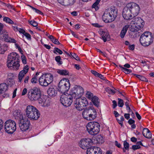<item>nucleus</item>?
<instances>
[{
    "label": "nucleus",
    "instance_id": "nucleus-1",
    "mask_svg": "<svg viewBox=\"0 0 154 154\" xmlns=\"http://www.w3.org/2000/svg\"><path fill=\"white\" fill-rule=\"evenodd\" d=\"M20 56L15 52L9 54L7 60V66L10 69L17 70L19 68Z\"/></svg>",
    "mask_w": 154,
    "mask_h": 154
},
{
    "label": "nucleus",
    "instance_id": "nucleus-2",
    "mask_svg": "<svg viewBox=\"0 0 154 154\" xmlns=\"http://www.w3.org/2000/svg\"><path fill=\"white\" fill-rule=\"evenodd\" d=\"M25 115L28 119L32 120H37L40 116L39 111L32 105L28 106L25 110Z\"/></svg>",
    "mask_w": 154,
    "mask_h": 154
},
{
    "label": "nucleus",
    "instance_id": "nucleus-3",
    "mask_svg": "<svg viewBox=\"0 0 154 154\" xmlns=\"http://www.w3.org/2000/svg\"><path fill=\"white\" fill-rule=\"evenodd\" d=\"M41 95L40 88L34 87L28 90L27 97L31 101H36L41 97Z\"/></svg>",
    "mask_w": 154,
    "mask_h": 154
},
{
    "label": "nucleus",
    "instance_id": "nucleus-4",
    "mask_svg": "<svg viewBox=\"0 0 154 154\" xmlns=\"http://www.w3.org/2000/svg\"><path fill=\"white\" fill-rule=\"evenodd\" d=\"M152 41V34L149 32H144L141 35L140 39V43L144 46H149Z\"/></svg>",
    "mask_w": 154,
    "mask_h": 154
},
{
    "label": "nucleus",
    "instance_id": "nucleus-5",
    "mask_svg": "<svg viewBox=\"0 0 154 154\" xmlns=\"http://www.w3.org/2000/svg\"><path fill=\"white\" fill-rule=\"evenodd\" d=\"M87 130L91 134H97L100 131V125L99 123L96 122H91L86 125Z\"/></svg>",
    "mask_w": 154,
    "mask_h": 154
},
{
    "label": "nucleus",
    "instance_id": "nucleus-6",
    "mask_svg": "<svg viewBox=\"0 0 154 154\" xmlns=\"http://www.w3.org/2000/svg\"><path fill=\"white\" fill-rule=\"evenodd\" d=\"M74 100V106L79 110H82L84 109L88 105V101L85 97H79Z\"/></svg>",
    "mask_w": 154,
    "mask_h": 154
},
{
    "label": "nucleus",
    "instance_id": "nucleus-7",
    "mask_svg": "<svg viewBox=\"0 0 154 154\" xmlns=\"http://www.w3.org/2000/svg\"><path fill=\"white\" fill-rule=\"evenodd\" d=\"M5 130L8 134H13L16 129L15 121L11 119L6 121L5 123Z\"/></svg>",
    "mask_w": 154,
    "mask_h": 154
},
{
    "label": "nucleus",
    "instance_id": "nucleus-8",
    "mask_svg": "<svg viewBox=\"0 0 154 154\" xmlns=\"http://www.w3.org/2000/svg\"><path fill=\"white\" fill-rule=\"evenodd\" d=\"M74 97L70 93L66 95L63 94L60 98V101L65 106L68 107L71 105L73 101L74 100Z\"/></svg>",
    "mask_w": 154,
    "mask_h": 154
},
{
    "label": "nucleus",
    "instance_id": "nucleus-9",
    "mask_svg": "<svg viewBox=\"0 0 154 154\" xmlns=\"http://www.w3.org/2000/svg\"><path fill=\"white\" fill-rule=\"evenodd\" d=\"M70 87V84L69 80L63 79H62L59 82L58 90L59 91L63 94L68 91Z\"/></svg>",
    "mask_w": 154,
    "mask_h": 154
},
{
    "label": "nucleus",
    "instance_id": "nucleus-10",
    "mask_svg": "<svg viewBox=\"0 0 154 154\" xmlns=\"http://www.w3.org/2000/svg\"><path fill=\"white\" fill-rule=\"evenodd\" d=\"M84 90L82 87L79 85H75L71 91L70 93L74 97V99L80 97L83 94Z\"/></svg>",
    "mask_w": 154,
    "mask_h": 154
},
{
    "label": "nucleus",
    "instance_id": "nucleus-11",
    "mask_svg": "<svg viewBox=\"0 0 154 154\" xmlns=\"http://www.w3.org/2000/svg\"><path fill=\"white\" fill-rule=\"evenodd\" d=\"M127 5L134 17L138 15L140 10L138 5L134 3H129Z\"/></svg>",
    "mask_w": 154,
    "mask_h": 154
},
{
    "label": "nucleus",
    "instance_id": "nucleus-12",
    "mask_svg": "<svg viewBox=\"0 0 154 154\" xmlns=\"http://www.w3.org/2000/svg\"><path fill=\"white\" fill-rule=\"evenodd\" d=\"M30 123L27 118H25L19 122V125L21 131H25L29 128Z\"/></svg>",
    "mask_w": 154,
    "mask_h": 154
},
{
    "label": "nucleus",
    "instance_id": "nucleus-13",
    "mask_svg": "<svg viewBox=\"0 0 154 154\" xmlns=\"http://www.w3.org/2000/svg\"><path fill=\"white\" fill-rule=\"evenodd\" d=\"M0 39H2L6 42L16 43L17 41L13 38L8 36V32L4 29L0 32Z\"/></svg>",
    "mask_w": 154,
    "mask_h": 154
},
{
    "label": "nucleus",
    "instance_id": "nucleus-14",
    "mask_svg": "<svg viewBox=\"0 0 154 154\" xmlns=\"http://www.w3.org/2000/svg\"><path fill=\"white\" fill-rule=\"evenodd\" d=\"M131 25H134L138 29H140L142 28L145 24L144 20L141 18L135 17L131 22Z\"/></svg>",
    "mask_w": 154,
    "mask_h": 154
},
{
    "label": "nucleus",
    "instance_id": "nucleus-15",
    "mask_svg": "<svg viewBox=\"0 0 154 154\" xmlns=\"http://www.w3.org/2000/svg\"><path fill=\"white\" fill-rule=\"evenodd\" d=\"M92 143V141L91 139L89 138H83L80 140L79 145L82 149H87Z\"/></svg>",
    "mask_w": 154,
    "mask_h": 154
},
{
    "label": "nucleus",
    "instance_id": "nucleus-16",
    "mask_svg": "<svg viewBox=\"0 0 154 154\" xmlns=\"http://www.w3.org/2000/svg\"><path fill=\"white\" fill-rule=\"evenodd\" d=\"M122 15L123 17L127 20H131L134 17L127 5L124 8Z\"/></svg>",
    "mask_w": 154,
    "mask_h": 154
},
{
    "label": "nucleus",
    "instance_id": "nucleus-17",
    "mask_svg": "<svg viewBox=\"0 0 154 154\" xmlns=\"http://www.w3.org/2000/svg\"><path fill=\"white\" fill-rule=\"evenodd\" d=\"M87 154H102V150L99 147L91 146L87 149Z\"/></svg>",
    "mask_w": 154,
    "mask_h": 154
},
{
    "label": "nucleus",
    "instance_id": "nucleus-18",
    "mask_svg": "<svg viewBox=\"0 0 154 154\" xmlns=\"http://www.w3.org/2000/svg\"><path fill=\"white\" fill-rule=\"evenodd\" d=\"M130 28V34L132 38H135L139 36L140 34L138 31L140 30V29H138L134 25H131Z\"/></svg>",
    "mask_w": 154,
    "mask_h": 154
},
{
    "label": "nucleus",
    "instance_id": "nucleus-19",
    "mask_svg": "<svg viewBox=\"0 0 154 154\" xmlns=\"http://www.w3.org/2000/svg\"><path fill=\"white\" fill-rule=\"evenodd\" d=\"M102 19L106 23L111 22L114 21L111 15L107 10L105 11L103 15Z\"/></svg>",
    "mask_w": 154,
    "mask_h": 154
},
{
    "label": "nucleus",
    "instance_id": "nucleus-20",
    "mask_svg": "<svg viewBox=\"0 0 154 154\" xmlns=\"http://www.w3.org/2000/svg\"><path fill=\"white\" fill-rule=\"evenodd\" d=\"M82 114L97 115V112L95 109L93 107H91L86 108L83 112Z\"/></svg>",
    "mask_w": 154,
    "mask_h": 154
},
{
    "label": "nucleus",
    "instance_id": "nucleus-21",
    "mask_svg": "<svg viewBox=\"0 0 154 154\" xmlns=\"http://www.w3.org/2000/svg\"><path fill=\"white\" fill-rule=\"evenodd\" d=\"M107 10L109 13L110 15H111L113 19L114 20L117 15V9L114 7H113Z\"/></svg>",
    "mask_w": 154,
    "mask_h": 154
},
{
    "label": "nucleus",
    "instance_id": "nucleus-22",
    "mask_svg": "<svg viewBox=\"0 0 154 154\" xmlns=\"http://www.w3.org/2000/svg\"><path fill=\"white\" fill-rule=\"evenodd\" d=\"M13 114L15 119L18 120L19 122L25 118L20 110H16L14 112Z\"/></svg>",
    "mask_w": 154,
    "mask_h": 154
},
{
    "label": "nucleus",
    "instance_id": "nucleus-23",
    "mask_svg": "<svg viewBox=\"0 0 154 154\" xmlns=\"http://www.w3.org/2000/svg\"><path fill=\"white\" fill-rule=\"evenodd\" d=\"M100 34L104 42L110 40V35L107 32L103 31H100Z\"/></svg>",
    "mask_w": 154,
    "mask_h": 154
},
{
    "label": "nucleus",
    "instance_id": "nucleus-24",
    "mask_svg": "<svg viewBox=\"0 0 154 154\" xmlns=\"http://www.w3.org/2000/svg\"><path fill=\"white\" fill-rule=\"evenodd\" d=\"M39 82L40 85L42 86L46 87L48 85L47 83L46 79L45 78L44 75H41L39 79Z\"/></svg>",
    "mask_w": 154,
    "mask_h": 154
},
{
    "label": "nucleus",
    "instance_id": "nucleus-25",
    "mask_svg": "<svg viewBox=\"0 0 154 154\" xmlns=\"http://www.w3.org/2000/svg\"><path fill=\"white\" fill-rule=\"evenodd\" d=\"M143 136L148 139L152 137V134L150 131L147 128H144L143 131Z\"/></svg>",
    "mask_w": 154,
    "mask_h": 154
},
{
    "label": "nucleus",
    "instance_id": "nucleus-26",
    "mask_svg": "<svg viewBox=\"0 0 154 154\" xmlns=\"http://www.w3.org/2000/svg\"><path fill=\"white\" fill-rule=\"evenodd\" d=\"M82 115L84 119L89 121L93 120L97 117V115H94L93 114L92 115L89 114H82Z\"/></svg>",
    "mask_w": 154,
    "mask_h": 154
},
{
    "label": "nucleus",
    "instance_id": "nucleus-27",
    "mask_svg": "<svg viewBox=\"0 0 154 154\" xmlns=\"http://www.w3.org/2000/svg\"><path fill=\"white\" fill-rule=\"evenodd\" d=\"M56 89V88L53 87L49 88L47 91L48 94L50 96H55L57 93Z\"/></svg>",
    "mask_w": 154,
    "mask_h": 154
},
{
    "label": "nucleus",
    "instance_id": "nucleus-28",
    "mask_svg": "<svg viewBox=\"0 0 154 154\" xmlns=\"http://www.w3.org/2000/svg\"><path fill=\"white\" fill-rule=\"evenodd\" d=\"M44 77L48 83V84L49 85L50 84L53 80V76L51 74H46L44 75Z\"/></svg>",
    "mask_w": 154,
    "mask_h": 154
},
{
    "label": "nucleus",
    "instance_id": "nucleus-29",
    "mask_svg": "<svg viewBox=\"0 0 154 154\" xmlns=\"http://www.w3.org/2000/svg\"><path fill=\"white\" fill-rule=\"evenodd\" d=\"M8 89V87L5 83H1L0 84V94L4 93Z\"/></svg>",
    "mask_w": 154,
    "mask_h": 154
},
{
    "label": "nucleus",
    "instance_id": "nucleus-30",
    "mask_svg": "<svg viewBox=\"0 0 154 154\" xmlns=\"http://www.w3.org/2000/svg\"><path fill=\"white\" fill-rule=\"evenodd\" d=\"M91 101L94 106L99 108L100 106V100L97 97L95 96H94L91 100Z\"/></svg>",
    "mask_w": 154,
    "mask_h": 154
},
{
    "label": "nucleus",
    "instance_id": "nucleus-31",
    "mask_svg": "<svg viewBox=\"0 0 154 154\" xmlns=\"http://www.w3.org/2000/svg\"><path fill=\"white\" fill-rule=\"evenodd\" d=\"M129 27V25H127L123 27L120 34V36L122 38H123L124 37Z\"/></svg>",
    "mask_w": 154,
    "mask_h": 154
},
{
    "label": "nucleus",
    "instance_id": "nucleus-32",
    "mask_svg": "<svg viewBox=\"0 0 154 154\" xmlns=\"http://www.w3.org/2000/svg\"><path fill=\"white\" fill-rule=\"evenodd\" d=\"M57 72L61 75H69V72L66 69H58L57 71Z\"/></svg>",
    "mask_w": 154,
    "mask_h": 154
},
{
    "label": "nucleus",
    "instance_id": "nucleus-33",
    "mask_svg": "<svg viewBox=\"0 0 154 154\" xmlns=\"http://www.w3.org/2000/svg\"><path fill=\"white\" fill-rule=\"evenodd\" d=\"M47 98V97L46 96H42L41 95V97H40L37 100L38 101L39 103L40 104L41 106H42V105L44 103Z\"/></svg>",
    "mask_w": 154,
    "mask_h": 154
},
{
    "label": "nucleus",
    "instance_id": "nucleus-34",
    "mask_svg": "<svg viewBox=\"0 0 154 154\" xmlns=\"http://www.w3.org/2000/svg\"><path fill=\"white\" fill-rule=\"evenodd\" d=\"M134 75L136 76L139 80H141L142 81H144V82H148V80L144 76L140 75H137V74H134Z\"/></svg>",
    "mask_w": 154,
    "mask_h": 154
},
{
    "label": "nucleus",
    "instance_id": "nucleus-35",
    "mask_svg": "<svg viewBox=\"0 0 154 154\" xmlns=\"http://www.w3.org/2000/svg\"><path fill=\"white\" fill-rule=\"evenodd\" d=\"M119 67L121 69V70L126 74H128L132 72L130 69H128L122 67L121 65H119Z\"/></svg>",
    "mask_w": 154,
    "mask_h": 154
},
{
    "label": "nucleus",
    "instance_id": "nucleus-36",
    "mask_svg": "<svg viewBox=\"0 0 154 154\" xmlns=\"http://www.w3.org/2000/svg\"><path fill=\"white\" fill-rule=\"evenodd\" d=\"M26 74L24 72V71H21L18 75L19 81L21 82L23 78Z\"/></svg>",
    "mask_w": 154,
    "mask_h": 154
},
{
    "label": "nucleus",
    "instance_id": "nucleus-37",
    "mask_svg": "<svg viewBox=\"0 0 154 154\" xmlns=\"http://www.w3.org/2000/svg\"><path fill=\"white\" fill-rule=\"evenodd\" d=\"M55 60L58 65H61L63 63V61H61V57L60 56H56L55 57Z\"/></svg>",
    "mask_w": 154,
    "mask_h": 154
},
{
    "label": "nucleus",
    "instance_id": "nucleus-38",
    "mask_svg": "<svg viewBox=\"0 0 154 154\" xmlns=\"http://www.w3.org/2000/svg\"><path fill=\"white\" fill-rule=\"evenodd\" d=\"M68 0H58L59 3L65 6H68Z\"/></svg>",
    "mask_w": 154,
    "mask_h": 154
},
{
    "label": "nucleus",
    "instance_id": "nucleus-39",
    "mask_svg": "<svg viewBox=\"0 0 154 154\" xmlns=\"http://www.w3.org/2000/svg\"><path fill=\"white\" fill-rule=\"evenodd\" d=\"M3 21L9 24H14L13 21L9 18L5 17L4 18Z\"/></svg>",
    "mask_w": 154,
    "mask_h": 154
},
{
    "label": "nucleus",
    "instance_id": "nucleus-40",
    "mask_svg": "<svg viewBox=\"0 0 154 154\" xmlns=\"http://www.w3.org/2000/svg\"><path fill=\"white\" fill-rule=\"evenodd\" d=\"M50 105V101L47 98L45 101L44 103L42 105V106L44 107H46Z\"/></svg>",
    "mask_w": 154,
    "mask_h": 154
},
{
    "label": "nucleus",
    "instance_id": "nucleus-41",
    "mask_svg": "<svg viewBox=\"0 0 154 154\" xmlns=\"http://www.w3.org/2000/svg\"><path fill=\"white\" fill-rule=\"evenodd\" d=\"M106 91L109 94H114L115 93L114 90L111 89L109 88H106Z\"/></svg>",
    "mask_w": 154,
    "mask_h": 154
},
{
    "label": "nucleus",
    "instance_id": "nucleus-42",
    "mask_svg": "<svg viewBox=\"0 0 154 154\" xmlns=\"http://www.w3.org/2000/svg\"><path fill=\"white\" fill-rule=\"evenodd\" d=\"M53 52L55 54L58 53L60 54H61L63 53L62 51L57 48H54L53 50Z\"/></svg>",
    "mask_w": 154,
    "mask_h": 154
},
{
    "label": "nucleus",
    "instance_id": "nucleus-43",
    "mask_svg": "<svg viewBox=\"0 0 154 154\" xmlns=\"http://www.w3.org/2000/svg\"><path fill=\"white\" fill-rule=\"evenodd\" d=\"M93 94L91 92L88 91L86 93V97L89 99L91 100L93 98Z\"/></svg>",
    "mask_w": 154,
    "mask_h": 154
},
{
    "label": "nucleus",
    "instance_id": "nucleus-44",
    "mask_svg": "<svg viewBox=\"0 0 154 154\" xmlns=\"http://www.w3.org/2000/svg\"><path fill=\"white\" fill-rule=\"evenodd\" d=\"M28 6H29L31 8H32V9L34 11H35V12H36V13H37L39 14H41V15L43 14V13L40 10H38V9H37L34 8V7H33L32 6H31L29 5H28Z\"/></svg>",
    "mask_w": 154,
    "mask_h": 154
},
{
    "label": "nucleus",
    "instance_id": "nucleus-45",
    "mask_svg": "<svg viewBox=\"0 0 154 154\" xmlns=\"http://www.w3.org/2000/svg\"><path fill=\"white\" fill-rule=\"evenodd\" d=\"M97 140L98 143H102L103 142V137L101 136H98L97 138Z\"/></svg>",
    "mask_w": 154,
    "mask_h": 154
},
{
    "label": "nucleus",
    "instance_id": "nucleus-46",
    "mask_svg": "<svg viewBox=\"0 0 154 154\" xmlns=\"http://www.w3.org/2000/svg\"><path fill=\"white\" fill-rule=\"evenodd\" d=\"M30 24L32 25L34 27H36L38 25V23L35 20H32L30 21H29Z\"/></svg>",
    "mask_w": 154,
    "mask_h": 154
},
{
    "label": "nucleus",
    "instance_id": "nucleus-47",
    "mask_svg": "<svg viewBox=\"0 0 154 154\" xmlns=\"http://www.w3.org/2000/svg\"><path fill=\"white\" fill-rule=\"evenodd\" d=\"M118 106L120 107H122L124 105V103L123 100L121 99L118 98Z\"/></svg>",
    "mask_w": 154,
    "mask_h": 154
},
{
    "label": "nucleus",
    "instance_id": "nucleus-48",
    "mask_svg": "<svg viewBox=\"0 0 154 154\" xmlns=\"http://www.w3.org/2000/svg\"><path fill=\"white\" fill-rule=\"evenodd\" d=\"M124 148L126 150H128L129 146V144L126 141L124 142Z\"/></svg>",
    "mask_w": 154,
    "mask_h": 154
},
{
    "label": "nucleus",
    "instance_id": "nucleus-49",
    "mask_svg": "<svg viewBox=\"0 0 154 154\" xmlns=\"http://www.w3.org/2000/svg\"><path fill=\"white\" fill-rule=\"evenodd\" d=\"M21 58L22 63L24 64L26 63V58L25 56L23 55H22L21 56Z\"/></svg>",
    "mask_w": 154,
    "mask_h": 154
},
{
    "label": "nucleus",
    "instance_id": "nucleus-50",
    "mask_svg": "<svg viewBox=\"0 0 154 154\" xmlns=\"http://www.w3.org/2000/svg\"><path fill=\"white\" fill-rule=\"evenodd\" d=\"M38 81L37 77H36V76H34L31 79V82L32 83V84L36 83H37V82Z\"/></svg>",
    "mask_w": 154,
    "mask_h": 154
},
{
    "label": "nucleus",
    "instance_id": "nucleus-51",
    "mask_svg": "<svg viewBox=\"0 0 154 154\" xmlns=\"http://www.w3.org/2000/svg\"><path fill=\"white\" fill-rule=\"evenodd\" d=\"M68 6L73 5L75 2V0H68Z\"/></svg>",
    "mask_w": 154,
    "mask_h": 154
},
{
    "label": "nucleus",
    "instance_id": "nucleus-52",
    "mask_svg": "<svg viewBox=\"0 0 154 154\" xmlns=\"http://www.w3.org/2000/svg\"><path fill=\"white\" fill-rule=\"evenodd\" d=\"M140 148V146L136 144V145H133L132 146V149L135 150L138 149H139Z\"/></svg>",
    "mask_w": 154,
    "mask_h": 154
},
{
    "label": "nucleus",
    "instance_id": "nucleus-53",
    "mask_svg": "<svg viewBox=\"0 0 154 154\" xmlns=\"http://www.w3.org/2000/svg\"><path fill=\"white\" fill-rule=\"evenodd\" d=\"M8 85H10L11 86L12 85H14L15 84V82L14 80L12 79H9V82H8Z\"/></svg>",
    "mask_w": 154,
    "mask_h": 154
},
{
    "label": "nucleus",
    "instance_id": "nucleus-54",
    "mask_svg": "<svg viewBox=\"0 0 154 154\" xmlns=\"http://www.w3.org/2000/svg\"><path fill=\"white\" fill-rule=\"evenodd\" d=\"M23 35L26 37L28 40H30L31 39V35L28 33L25 32Z\"/></svg>",
    "mask_w": 154,
    "mask_h": 154
},
{
    "label": "nucleus",
    "instance_id": "nucleus-55",
    "mask_svg": "<svg viewBox=\"0 0 154 154\" xmlns=\"http://www.w3.org/2000/svg\"><path fill=\"white\" fill-rule=\"evenodd\" d=\"M29 67L28 65L24 67L23 69L21 71H24V72L26 74L28 71Z\"/></svg>",
    "mask_w": 154,
    "mask_h": 154
},
{
    "label": "nucleus",
    "instance_id": "nucleus-56",
    "mask_svg": "<svg viewBox=\"0 0 154 154\" xmlns=\"http://www.w3.org/2000/svg\"><path fill=\"white\" fill-rule=\"evenodd\" d=\"M27 92V89L26 88H25L23 90V91H22V95L23 96L24 95L26 94Z\"/></svg>",
    "mask_w": 154,
    "mask_h": 154
},
{
    "label": "nucleus",
    "instance_id": "nucleus-57",
    "mask_svg": "<svg viewBox=\"0 0 154 154\" xmlns=\"http://www.w3.org/2000/svg\"><path fill=\"white\" fill-rule=\"evenodd\" d=\"M128 122L129 124L131 125L134 123L135 121L131 119H130L128 121Z\"/></svg>",
    "mask_w": 154,
    "mask_h": 154
},
{
    "label": "nucleus",
    "instance_id": "nucleus-58",
    "mask_svg": "<svg viewBox=\"0 0 154 154\" xmlns=\"http://www.w3.org/2000/svg\"><path fill=\"white\" fill-rule=\"evenodd\" d=\"M91 72L95 76L97 77L99 73L94 70H91Z\"/></svg>",
    "mask_w": 154,
    "mask_h": 154
},
{
    "label": "nucleus",
    "instance_id": "nucleus-59",
    "mask_svg": "<svg viewBox=\"0 0 154 154\" xmlns=\"http://www.w3.org/2000/svg\"><path fill=\"white\" fill-rule=\"evenodd\" d=\"M125 99L126 100L125 102V105L126 107L129 106V101L127 99V98L126 97H125Z\"/></svg>",
    "mask_w": 154,
    "mask_h": 154
},
{
    "label": "nucleus",
    "instance_id": "nucleus-60",
    "mask_svg": "<svg viewBox=\"0 0 154 154\" xmlns=\"http://www.w3.org/2000/svg\"><path fill=\"white\" fill-rule=\"evenodd\" d=\"M18 31H19L20 33H22L23 35L26 32L24 29L20 28H19Z\"/></svg>",
    "mask_w": 154,
    "mask_h": 154
},
{
    "label": "nucleus",
    "instance_id": "nucleus-61",
    "mask_svg": "<svg viewBox=\"0 0 154 154\" xmlns=\"http://www.w3.org/2000/svg\"><path fill=\"white\" fill-rule=\"evenodd\" d=\"M54 44L57 45H59L60 44V43L58 41V39L56 38H54V40L53 42Z\"/></svg>",
    "mask_w": 154,
    "mask_h": 154
},
{
    "label": "nucleus",
    "instance_id": "nucleus-62",
    "mask_svg": "<svg viewBox=\"0 0 154 154\" xmlns=\"http://www.w3.org/2000/svg\"><path fill=\"white\" fill-rule=\"evenodd\" d=\"M112 103H113L112 105L113 108L114 109L117 106V102L116 101L114 100L112 101Z\"/></svg>",
    "mask_w": 154,
    "mask_h": 154
},
{
    "label": "nucleus",
    "instance_id": "nucleus-63",
    "mask_svg": "<svg viewBox=\"0 0 154 154\" xmlns=\"http://www.w3.org/2000/svg\"><path fill=\"white\" fill-rule=\"evenodd\" d=\"M115 145L119 148H121V144L119 143L117 141H115Z\"/></svg>",
    "mask_w": 154,
    "mask_h": 154
},
{
    "label": "nucleus",
    "instance_id": "nucleus-64",
    "mask_svg": "<svg viewBox=\"0 0 154 154\" xmlns=\"http://www.w3.org/2000/svg\"><path fill=\"white\" fill-rule=\"evenodd\" d=\"M129 48L130 50H134V45H130L129 46Z\"/></svg>",
    "mask_w": 154,
    "mask_h": 154
}]
</instances>
